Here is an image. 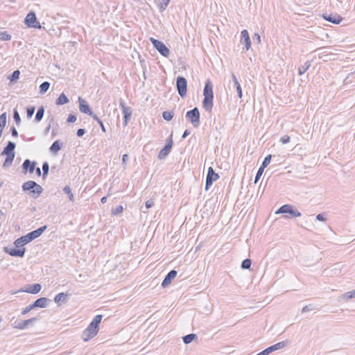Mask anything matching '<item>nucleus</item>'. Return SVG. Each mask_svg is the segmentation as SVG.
Returning a JSON list of instances; mask_svg holds the SVG:
<instances>
[{
  "label": "nucleus",
  "mask_w": 355,
  "mask_h": 355,
  "mask_svg": "<svg viewBox=\"0 0 355 355\" xmlns=\"http://www.w3.org/2000/svg\"><path fill=\"white\" fill-rule=\"evenodd\" d=\"M322 18L332 24H338L343 21V17L340 16L339 15L334 13V14H328L327 12L324 13L322 15Z\"/></svg>",
  "instance_id": "18"
},
{
  "label": "nucleus",
  "mask_w": 355,
  "mask_h": 355,
  "mask_svg": "<svg viewBox=\"0 0 355 355\" xmlns=\"http://www.w3.org/2000/svg\"><path fill=\"white\" fill-rule=\"evenodd\" d=\"M63 191L64 193L68 195L69 199L70 201H71V202L74 201V196H73V194L72 193L71 189L69 186H65L63 188Z\"/></svg>",
  "instance_id": "36"
},
{
  "label": "nucleus",
  "mask_w": 355,
  "mask_h": 355,
  "mask_svg": "<svg viewBox=\"0 0 355 355\" xmlns=\"http://www.w3.org/2000/svg\"><path fill=\"white\" fill-rule=\"evenodd\" d=\"M50 87V83L48 81L43 82L39 87L40 93L41 94H45Z\"/></svg>",
  "instance_id": "31"
},
{
  "label": "nucleus",
  "mask_w": 355,
  "mask_h": 355,
  "mask_svg": "<svg viewBox=\"0 0 355 355\" xmlns=\"http://www.w3.org/2000/svg\"><path fill=\"white\" fill-rule=\"evenodd\" d=\"M26 244H28L26 241L24 239V238H22V236L17 239L13 243V245L18 249L25 248L24 245H26Z\"/></svg>",
  "instance_id": "28"
},
{
  "label": "nucleus",
  "mask_w": 355,
  "mask_h": 355,
  "mask_svg": "<svg viewBox=\"0 0 355 355\" xmlns=\"http://www.w3.org/2000/svg\"><path fill=\"white\" fill-rule=\"evenodd\" d=\"M49 171V164L47 162H44L42 164V178H46Z\"/></svg>",
  "instance_id": "33"
},
{
  "label": "nucleus",
  "mask_w": 355,
  "mask_h": 355,
  "mask_svg": "<svg viewBox=\"0 0 355 355\" xmlns=\"http://www.w3.org/2000/svg\"><path fill=\"white\" fill-rule=\"evenodd\" d=\"M10 132L13 137H18V132L15 126H12L10 128Z\"/></svg>",
  "instance_id": "56"
},
{
  "label": "nucleus",
  "mask_w": 355,
  "mask_h": 355,
  "mask_svg": "<svg viewBox=\"0 0 355 355\" xmlns=\"http://www.w3.org/2000/svg\"><path fill=\"white\" fill-rule=\"evenodd\" d=\"M173 135L171 134L167 139L166 142L162 149L160 150L158 154V159L162 160L164 159L171 152L173 146Z\"/></svg>",
  "instance_id": "11"
},
{
  "label": "nucleus",
  "mask_w": 355,
  "mask_h": 355,
  "mask_svg": "<svg viewBox=\"0 0 355 355\" xmlns=\"http://www.w3.org/2000/svg\"><path fill=\"white\" fill-rule=\"evenodd\" d=\"M252 260L250 259H245L242 261L241 266H251Z\"/></svg>",
  "instance_id": "53"
},
{
  "label": "nucleus",
  "mask_w": 355,
  "mask_h": 355,
  "mask_svg": "<svg viewBox=\"0 0 355 355\" xmlns=\"http://www.w3.org/2000/svg\"><path fill=\"white\" fill-rule=\"evenodd\" d=\"M241 43L245 45L246 51H248L251 47V40L248 31L245 29L243 30L241 33Z\"/></svg>",
  "instance_id": "19"
},
{
  "label": "nucleus",
  "mask_w": 355,
  "mask_h": 355,
  "mask_svg": "<svg viewBox=\"0 0 355 355\" xmlns=\"http://www.w3.org/2000/svg\"><path fill=\"white\" fill-rule=\"evenodd\" d=\"M343 297L345 300H349V299H352V298L355 297V289L352 291L345 293L343 295Z\"/></svg>",
  "instance_id": "46"
},
{
  "label": "nucleus",
  "mask_w": 355,
  "mask_h": 355,
  "mask_svg": "<svg viewBox=\"0 0 355 355\" xmlns=\"http://www.w3.org/2000/svg\"><path fill=\"white\" fill-rule=\"evenodd\" d=\"M35 309V307L33 304L28 305L25 309H24L21 311L22 315H26L28 312H30L31 310Z\"/></svg>",
  "instance_id": "51"
},
{
  "label": "nucleus",
  "mask_w": 355,
  "mask_h": 355,
  "mask_svg": "<svg viewBox=\"0 0 355 355\" xmlns=\"http://www.w3.org/2000/svg\"><path fill=\"white\" fill-rule=\"evenodd\" d=\"M150 41L152 43L153 47L164 57L168 58L170 54L169 49L165 45V44L153 37H150Z\"/></svg>",
  "instance_id": "6"
},
{
  "label": "nucleus",
  "mask_w": 355,
  "mask_h": 355,
  "mask_svg": "<svg viewBox=\"0 0 355 355\" xmlns=\"http://www.w3.org/2000/svg\"><path fill=\"white\" fill-rule=\"evenodd\" d=\"M195 339H197V336L194 334H189L182 337L183 342L186 345L191 343Z\"/></svg>",
  "instance_id": "29"
},
{
  "label": "nucleus",
  "mask_w": 355,
  "mask_h": 355,
  "mask_svg": "<svg viewBox=\"0 0 355 355\" xmlns=\"http://www.w3.org/2000/svg\"><path fill=\"white\" fill-rule=\"evenodd\" d=\"M178 272L175 270H172L166 275L163 282H162V286L163 288H166L169 286L171 282L175 279L177 276Z\"/></svg>",
  "instance_id": "20"
},
{
  "label": "nucleus",
  "mask_w": 355,
  "mask_h": 355,
  "mask_svg": "<svg viewBox=\"0 0 355 355\" xmlns=\"http://www.w3.org/2000/svg\"><path fill=\"white\" fill-rule=\"evenodd\" d=\"M271 159H272V155H268L266 157H265L260 167L265 169L270 163Z\"/></svg>",
  "instance_id": "40"
},
{
  "label": "nucleus",
  "mask_w": 355,
  "mask_h": 355,
  "mask_svg": "<svg viewBox=\"0 0 355 355\" xmlns=\"http://www.w3.org/2000/svg\"><path fill=\"white\" fill-rule=\"evenodd\" d=\"M15 148L16 144L13 141H9L6 146L4 147L3 151L1 153V155H6V159L3 163V168H8L12 165L15 156Z\"/></svg>",
  "instance_id": "2"
},
{
  "label": "nucleus",
  "mask_w": 355,
  "mask_h": 355,
  "mask_svg": "<svg viewBox=\"0 0 355 355\" xmlns=\"http://www.w3.org/2000/svg\"><path fill=\"white\" fill-rule=\"evenodd\" d=\"M92 118L93 119H94L98 123V125H100V127L101 128V130L103 132H106V128H105V127L104 125V123H103V121L96 114H94V115L92 116Z\"/></svg>",
  "instance_id": "34"
},
{
  "label": "nucleus",
  "mask_w": 355,
  "mask_h": 355,
  "mask_svg": "<svg viewBox=\"0 0 355 355\" xmlns=\"http://www.w3.org/2000/svg\"><path fill=\"white\" fill-rule=\"evenodd\" d=\"M99 327L90 322L88 327L83 331L82 337L84 341H88L97 335Z\"/></svg>",
  "instance_id": "8"
},
{
  "label": "nucleus",
  "mask_w": 355,
  "mask_h": 355,
  "mask_svg": "<svg viewBox=\"0 0 355 355\" xmlns=\"http://www.w3.org/2000/svg\"><path fill=\"white\" fill-rule=\"evenodd\" d=\"M120 106L121 107L122 110L124 108H128V106H125V103L123 100L121 99L119 101Z\"/></svg>",
  "instance_id": "63"
},
{
  "label": "nucleus",
  "mask_w": 355,
  "mask_h": 355,
  "mask_svg": "<svg viewBox=\"0 0 355 355\" xmlns=\"http://www.w3.org/2000/svg\"><path fill=\"white\" fill-rule=\"evenodd\" d=\"M85 132H86L85 129L80 128V129H78V130L76 132V135L78 137H83L85 134Z\"/></svg>",
  "instance_id": "55"
},
{
  "label": "nucleus",
  "mask_w": 355,
  "mask_h": 355,
  "mask_svg": "<svg viewBox=\"0 0 355 355\" xmlns=\"http://www.w3.org/2000/svg\"><path fill=\"white\" fill-rule=\"evenodd\" d=\"M40 319L39 317H33L30 319H27L21 322H15L13 324V327L18 329H25L29 325H32L34 322L37 321Z\"/></svg>",
  "instance_id": "15"
},
{
  "label": "nucleus",
  "mask_w": 355,
  "mask_h": 355,
  "mask_svg": "<svg viewBox=\"0 0 355 355\" xmlns=\"http://www.w3.org/2000/svg\"><path fill=\"white\" fill-rule=\"evenodd\" d=\"M291 137L288 135H284L281 137L280 141L282 144H286L290 142Z\"/></svg>",
  "instance_id": "52"
},
{
  "label": "nucleus",
  "mask_w": 355,
  "mask_h": 355,
  "mask_svg": "<svg viewBox=\"0 0 355 355\" xmlns=\"http://www.w3.org/2000/svg\"><path fill=\"white\" fill-rule=\"evenodd\" d=\"M263 171H264L263 168H262L261 167H259V168L258 169V171L257 172L255 178H254V183L258 182V181L259 180V179L261 178V177L263 173Z\"/></svg>",
  "instance_id": "48"
},
{
  "label": "nucleus",
  "mask_w": 355,
  "mask_h": 355,
  "mask_svg": "<svg viewBox=\"0 0 355 355\" xmlns=\"http://www.w3.org/2000/svg\"><path fill=\"white\" fill-rule=\"evenodd\" d=\"M170 1H171V0H162V2L158 6L159 12H162L164 10H166Z\"/></svg>",
  "instance_id": "37"
},
{
  "label": "nucleus",
  "mask_w": 355,
  "mask_h": 355,
  "mask_svg": "<svg viewBox=\"0 0 355 355\" xmlns=\"http://www.w3.org/2000/svg\"><path fill=\"white\" fill-rule=\"evenodd\" d=\"M35 111V107L34 105H30L26 107V116L28 119L32 118Z\"/></svg>",
  "instance_id": "38"
},
{
  "label": "nucleus",
  "mask_w": 355,
  "mask_h": 355,
  "mask_svg": "<svg viewBox=\"0 0 355 355\" xmlns=\"http://www.w3.org/2000/svg\"><path fill=\"white\" fill-rule=\"evenodd\" d=\"M79 110L82 113L86 114L92 117L94 115L90 105L89 103L80 96L78 97Z\"/></svg>",
  "instance_id": "16"
},
{
  "label": "nucleus",
  "mask_w": 355,
  "mask_h": 355,
  "mask_svg": "<svg viewBox=\"0 0 355 355\" xmlns=\"http://www.w3.org/2000/svg\"><path fill=\"white\" fill-rule=\"evenodd\" d=\"M232 80L233 81V85H234L235 84H238V83H239L234 73L232 74Z\"/></svg>",
  "instance_id": "61"
},
{
  "label": "nucleus",
  "mask_w": 355,
  "mask_h": 355,
  "mask_svg": "<svg viewBox=\"0 0 355 355\" xmlns=\"http://www.w3.org/2000/svg\"><path fill=\"white\" fill-rule=\"evenodd\" d=\"M288 340H284V341L279 342L275 345H272L267 347L264 350L261 351V352H259V354L260 355H269L270 354H271L272 352H273L275 351L283 349L284 347H286L288 345Z\"/></svg>",
  "instance_id": "14"
},
{
  "label": "nucleus",
  "mask_w": 355,
  "mask_h": 355,
  "mask_svg": "<svg viewBox=\"0 0 355 355\" xmlns=\"http://www.w3.org/2000/svg\"><path fill=\"white\" fill-rule=\"evenodd\" d=\"M6 112L0 115V128L3 129L6 124Z\"/></svg>",
  "instance_id": "43"
},
{
  "label": "nucleus",
  "mask_w": 355,
  "mask_h": 355,
  "mask_svg": "<svg viewBox=\"0 0 355 355\" xmlns=\"http://www.w3.org/2000/svg\"><path fill=\"white\" fill-rule=\"evenodd\" d=\"M5 252L8 253L12 257H23L24 256L26 248H17L14 245H8L3 248Z\"/></svg>",
  "instance_id": "13"
},
{
  "label": "nucleus",
  "mask_w": 355,
  "mask_h": 355,
  "mask_svg": "<svg viewBox=\"0 0 355 355\" xmlns=\"http://www.w3.org/2000/svg\"><path fill=\"white\" fill-rule=\"evenodd\" d=\"M123 125L124 126L128 125L129 120L132 116V110L131 107H128V108H124L123 110Z\"/></svg>",
  "instance_id": "25"
},
{
  "label": "nucleus",
  "mask_w": 355,
  "mask_h": 355,
  "mask_svg": "<svg viewBox=\"0 0 355 355\" xmlns=\"http://www.w3.org/2000/svg\"><path fill=\"white\" fill-rule=\"evenodd\" d=\"M218 178V174L214 171L211 166L209 167L205 180V190L207 191L211 187L213 182L216 181Z\"/></svg>",
  "instance_id": "12"
},
{
  "label": "nucleus",
  "mask_w": 355,
  "mask_h": 355,
  "mask_svg": "<svg viewBox=\"0 0 355 355\" xmlns=\"http://www.w3.org/2000/svg\"><path fill=\"white\" fill-rule=\"evenodd\" d=\"M253 40L258 44L261 43V37L258 33H254L253 36Z\"/></svg>",
  "instance_id": "58"
},
{
  "label": "nucleus",
  "mask_w": 355,
  "mask_h": 355,
  "mask_svg": "<svg viewBox=\"0 0 355 355\" xmlns=\"http://www.w3.org/2000/svg\"><path fill=\"white\" fill-rule=\"evenodd\" d=\"M186 119L192 124V125L197 128L200 125V113L197 107L190 110L186 112Z\"/></svg>",
  "instance_id": "5"
},
{
  "label": "nucleus",
  "mask_w": 355,
  "mask_h": 355,
  "mask_svg": "<svg viewBox=\"0 0 355 355\" xmlns=\"http://www.w3.org/2000/svg\"><path fill=\"white\" fill-rule=\"evenodd\" d=\"M11 40V35L7 32H0V40L9 41Z\"/></svg>",
  "instance_id": "42"
},
{
  "label": "nucleus",
  "mask_w": 355,
  "mask_h": 355,
  "mask_svg": "<svg viewBox=\"0 0 355 355\" xmlns=\"http://www.w3.org/2000/svg\"><path fill=\"white\" fill-rule=\"evenodd\" d=\"M22 191H29V194L34 198H37L43 192V188L33 180H28L23 183Z\"/></svg>",
  "instance_id": "4"
},
{
  "label": "nucleus",
  "mask_w": 355,
  "mask_h": 355,
  "mask_svg": "<svg viewBox=\"0 0 355 355\" xmlns=\"http://www.w3.org/2000/svg\"><path fill=\"white\" fill-rule=\"evenodd\" d=\"M103 315H96L92 320L91 322H92L94 324L96 325L98 327H99V324L102 320Z\"/></svg>",
  "instance_id": "44"
},
{
  "label": "nucleus",
  "mask_w": 355,
  "mask_h": 355,
  "mask_svg": "<svg viewBox=\"0 0 355 355\" xmlns=\"http://www.w3.org/2000/svg\"><path fill=\"white\" fill-rule=\"evenodd\" d=\"M234 87L236 88L239 98H241L243 96V92H242V88H241L240 83H238V84H235L234 85Z\"/></svg>",
  "instance_id": "49"
},
{
  "label": "nucleus",
  "mask_w": 355,
  "mask_h": 355,
  "mask_svg": "<svg viewBox=\"0 0 355 355\" xmlns=\"http://www.w3.org/2000/svg\"><path fill=\"white\" fill-rule=\"evenodd\" d=\"M42 289V286L40 284L36 283L33 284H28L26 286V288L21 290V291L26 292L31 294H37L40 293Z\"/></svg>",
  "instance_id": "21"
},
{
  "label": "nucleus",
  "mask_w": 355,
  "mask_h": 355,
  "mask_svg": "<svg viewBox=\"0 0 355 355\" xmlns=\"http://www.w3.org/2000/svg\"><path fill=\"white\" fill-rule=\"evenodd\" d=\"M69 102L68 97L64 94V93H62L60 94L58 98L55 101V104L57 105H63Z\"/></svg>",
  "instance_id": "26"
},
{
  "label": "nucleus",
  "mask_w": 355,
  "mask_h": 355,
  "mask_svg": "<svg viewBox=\"0 0 355 355\" xmlns=\"http://www.w3.org/2000/svg\"><path fill=\"white\" fill-rule=\"evenodd\" d=\"M76 115L74 114H69L68 117H67V122L68 123H74L76 121Z\"/></svg>",
  "instance_id": "50"
},
{
  "label": "nucleus",
  "mask_w": 355,
  "mask_h": 355,
  "mask_svg": "<svg viewBox=\"0 0 355 355\" xmlns=\"http://www.w3.org/2000/svg\"><path fill=\"white\" fill-rule=\"evenodd\" d=\"M44 111L45 110L44 106L42 105L38 107L34 119L35 122L38 123L41 121L44 116Z\"/></svg>",
  "instance_id": "27"
},
{
  "label": "nucleus",
  "mask_w": 355,
  "mask_h": 355,
  "mask_svg": "<svg viewBox=\"0 0 355 355\" xmlns=\"http://www.w3.org/2000/svg\"><path fill=\"white\" fill-rule=\"evenodd\" d=\"M13 119H14V121H15L17 125L19 126L21 123V118H20V115L16 108H15L13 110Z\"/></svg>",
  "instance_id": "41"
},
{
  "label": "nucleus",
  "mask_w": 355,
  "mask_h": 355,
  "mask_svg": "<svg viewBox=\"0 0 355 355\" xmlns=\"http://www.w3.org/2000/svg\"><path fill=\"white\" fill-rule=\"evenodd\" d=\"M51 128V124H49V125L45 128V129H44V135H46L49 133V130H50Z\"/></svg>",
  "instance_id": "62"
},
{
  "label": "nucleus",
  "mask_w": 355,
  "mask_h": 355,
  "mask_svg": "<svg viewBox=\"0 0 355 355\" xmlns=\"http://www.w3.org/2000/svg\"><path fill=\"white\" fill-rule=\"evenodd\" d=\"M275 214H284L286 215L284 216V218L289 219L300 217L302 216V213L298 211L297 207L291 204L283 205L275 211Z\"/></svg>",
  "instance_id": "3"
},
{
  "label": "nucleus",
  "mask_w": 355,
  "mask_h": 355,
  "mask_svg": "<svg viewBox=\"0 0 355 355\" xmlns=\"http://www.w3.org/2000/svg\"><path fill=\"white\" fill-rule=\"evenodd\" d=\"M50 300L45 297H42L37 299L33 303L35 309L36 308H46L48 306Z\"/></svg>",
  "instance_id": "22"
},
{
  "label": "nucleus",
  "mask_w": 355,
  "mask_h": 355,
  "mask_svg": "<svg viewBox=\"0 0 355 355\" xmlns=\"http://www.w3.org/2000/svg\"><path fill=\"white\" fill-rule=\"evenodd\" d=\"M36 165L37 162L35 161H31L29 159H26L21 165L22 172L24 174H26L28 172L33 173L35 171Z\"/></svg>",
  "instance_id": "17"
},
{
  "label": "nucleus",
  "mask_w": 355,
  "mask_h": 355,
  "mask_svg": "<svg viewBox=\"0 0 355 355\" xmlns=\"http://www.w3.org/2000/svg\"><path fill=\"white\" fill-rule=\"evenodd\" d=\"M203 96L204 99L202 101V107L207 112H211L214 105V92L213 84L209 79H207L205 82L203 89Z\"/></svg>",
  "instance_id": "1"
},
{
  "label": "nucleus",
  "mask_w": 355,
  "mask_h": 355,
  "mask_svg": "<svg viewBox=\"0 0 355 355\" xmlns=\"http://www.w3.org/2000/svg\"><path fill=\"white\" fill-rule=\"evenodd\" d=\"M176 88L181 98H184L187 93V80L183 76H178L176 78Z\"/></svg>",
  "instance_id": "9"
},
{
  "label": "nucleus",
  "mask_w": 355,
  "mask_h": 355,
  "mask_svg": "<svg viewBox=\"0 0 355 355\" xmlns=\"http://www.w3.org/2000/svg\"><path fill=\"white\" fill-rule=\"evenodd\" d=\"M128 155L127 154L123 155V156H122V163H123V164H125L126 162L128 161Z\"/></svg>",
  "instance_id": "59"
},
{
  "label": "nucleus",
  "mask_w": 355,
  "mask_h": 355,
  "mask_svg": "<svg viewBox=\"0 0 355 355\" xmlns=\"http://www.w3.org/2000/svg\"><path fill=\"white\" fill-rule=\"evenodd\" d=\"M47 226L44 225L42 227H40L35 230L31 231L26 234L24 236H22V238H24V239L26 241L27 243H29L30 242L33 241L35 239L40 237L46 230Z\"/></svg>",
  "instance_id": "10"
},
{
  "label": "nucleus",
  "mask_w": 355,
  "mask_h": 355,
  "mask_svg": "<svg viewBox=\"0 0 355 355\" xmlns=\"http://www.w3.org/2000/svg\"><path fill=\"white\" fill-rule=\"evenodd\" d=\"M315 309V306L312 304H308V305H306L305 306H304L302 309V313H306V312H308V311H313Z\"/></svg>",
  "instance_id": "47"
},
{
  "label": "nucleus",
  "mask_w": 355,
  "mask_h": 355,
  "mask_svg": "<svg viewBox=\"0 0 355 355\" xmlns=\"http://www.w3.org/2000/svg\"><path fill=\"white\" fill-rule=\"evenodd\" d=\"M312 61H306L304 65H301L298 67V74L300 76L304 74L311 66Z\"/></svg>",
  "instance_id": "30"
},
{
  "label": "nucleus",
  "mask_w": 355,
  "mask_h": 355,
  "mask_svg": "<svg viewBox=\"0 0 355 355\" xmlns=\"http://www.w3.org/2000/svg\"><path fill=\"white\" fill-rule=\"evenodd\" d=\"M123 211V207L122 205L117 206L115 209H112V214L116 216L121 214Z\"/></svg>",
  "instance_id": "45"
},
{
  "label": "nucleus",
  "mask_w": 355,
  "mask_h": 355,
  "mask_svg": "<svg viewBox=\"0 0 355 355\" xmlns=\"http://www.w3.org/2000/svg\"><path fill=\"white\" fill-rule=\"evenodd\" d=\"M69 296H70V294L67 293H60L55 296L54 302L58 305L64 304Z\"/></svg>",
  "instance_id": "23"
},
{
  "label": "nucleus",
  "mask_w": 355,
  "mask_h": 355,
  "mask_svg": "<svg viewBox=\"0 0 355 355\" xmlns=\"http://www.w3.org/2000/svg\"><path fill=\"white\" fill-rule=\"evenodd\" d=\"M89 279V275L87 272H85L83 273H80L78 277H76V281L79 282H85Z\"/></svg>",
  "instance_id": "35"
},
{
  "label": "nucleus",
  "mask_w": 355,
  "mask_h": 355,
  "mask_svg": "<svg viewBox=\"0 0 355 355\" xmlns=\"http://www.w3.org/2000/svg\"><path fill=\"white\" fill-rule=\"evenodd\" d=\"M63 146L60 140H55L50 146L49 150L51 153L56 155L62 148Z\"/></svg>",
  "instance_id": "24"
},
{
  "label": "nucleus",
  "mask_w": 355,
  "mask_h": 355,
  "mask_svg": "<svg viewBox=\"0 0 355 355\" xmlns=\"http://www.w3.org/2000/svg\"><path fill=\"white\" fill-rule=\"evenodd\" d=\"M20 71L17 69L15 70L8 77V79L10 80V82H16L19 78Z\"/></svg>",
  "instance_id": "32"
},
{
  "label": "nucleus",
  "mask_w": 355,
  "mask_h": 355,
  "mask_svg": "<svg viewBox=\"0 0 355 355\" xmlns=\"http://www.w3.org/2000/svg\"><path fill=\"white\" fill-rule=\"evenodd\" d=\"M173 116L174 114L173 112L164 111L162 112L163 119L167 121H171L173 119Z\"/></svg>",
  "instance_id": "39"
},
{
  "label": "nucleus",
  "mask_w": 355,
  "mask_h": 355,
  "mask_svg": "<svg viewBox=\"0 0 355 355\" xmlns=\"http://www.w3.org/2000/svg\"><path fill=\"white\" fill-rule=\"evenodd\" d=\"M190 134V130L187 129L184 131L183 135H182V139H185Z\"/></svg>",
  "instance_id": "60"
},
{
  "label": "nucleus",
  "mask_w": 355,
  "mask_h": 355,
  "mask_svg": "<svg viewBox=\"0 0 355 355\" xmlns=\"http://www.w3.org/2000/svg\"><path fill=\"white\" fill-rule=\"evenodd\" d=\"M24 24L28 28H42V26L37 19L36 14L33 11H30L27 14L24 19Z\"/></svg>",
  "instance_id": "7"
},
{
  "label": "nucleus",
  "mask_w": 355,
  "mask_h": 355,
  "mask_svg": "<svg viewBox=\"0 0 355 355\" xmlns=\"http://www.w3.org/2000/svg\"><path fill=\"white\" fill-rule=\"evenodd\" d=\"M154 205V201L153 200H148L145 202L146 209H150Z\"/></svg>",
  "instance_id": "57"
},
{
  "label": "nucleus",
  "mask_w": 355,
  "mask_h": 355,
  "mask_svg": "<svg viewBox=\"0 0 355 355\" xmlns=\"http://www.w3.org/2000/svg\"><path fill=\"white\" fill-rule=\"evenodd\" d=\"M316 219L319 221H326L327 218L325 216V214L322 213L316 216Z\"/></svg>",
  "instance_id": "54"
},
{
  "label": "nucleus",
  "mask_w": 355,
  "mask_h": 355,
  "mask_svg": "<svg viewBox=\"0 0 355 355\" xmlns=\"http://www.w3.org/2000/svg\"><path fill=\"white\" fill-rule=\"evenodd\" d=\"M35 171L36 175H37V176H41V175H42V171H41V169H40V167H36V166H35Z\"/></svg>",
  "instance_id": "64"
}]
</instances>
